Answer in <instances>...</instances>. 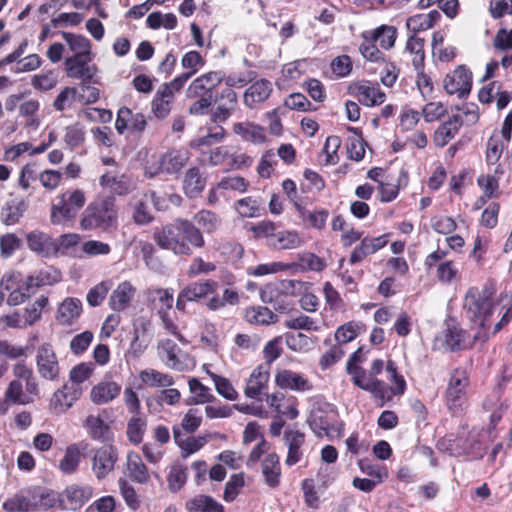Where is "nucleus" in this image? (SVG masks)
Instances as JSON below:
<instances>
[{
  "label": "nucleus",
  "instance_id": "obj_62",
  "mask_svg": "<svg viewBox=\"0 0 512 512\" xmlns=\"http://www.w3.org/2000/svg\"><path fill=\"white\" fill-rule=\"evenodd\" d=\"M93 372V364L82 362L74 366L69 373L70 381L80 385L86 381Z\"/></svg>",
  "mask_w": 512,
  "mask_h": 512
},
{
  "label": "nucleus",
  "instance_id": "obj_17",
  "mask_svg": "<svg viewBox=\"0 0 512 512\" xmlns=\"http://www.w3.org/2000/svg\"><path fill=\"white\" fill-rule=\"evenodd\" d=\"M463 125V119L455 114L443 122L434 132L433 141L437 147L443 148L452 140Z\"/></svg>",
  "mask_w": 512,
  "mask_h": 512
},
{
  "label": "nucleus",
  "instance_id": "obj_29",
  "mask_svg": "<svg viewBox=\"0 0 512 512\" xmlns=\"http://www.w3.org/2000/svg\"><path fill=\"white\" fill-rule=\"evenodd\" d=\"M121 391V386L115 382H101L94 386L90 392L93 403L101 405L112 401Z\"/></svg>",
  "mask_w": 512,
  "mask_h": 512
},
{
  "label": "nucleus",
  "instance_id": "obj_55",
  "mask_svg": "<svg viewBox=\"0 0 512 512\" xmlns=\"http://www.w3.org/2000/svg\"><path fill=\"white\" fill-rule=\"evenodd\" d=\"M244 474H233L225 485L223 498L227 502H232L236 499L239 489L244 486Z\"/></svg>",
  "mask_w": 512,
  "mask_h": 512
},
{
  "label": "nucleus",
  "instance_id": "obj_6",
  "mask_svg": "<svg viewBox=\"0 0 512 512\" xmlns=\"http://www.w3.org/2000/svg\"><path fill=\"white\" fill-rule=\"evenodd\" d=\"M439 445L445 446L450 455L453 456H469L471 459H481L486 448L483 444L472 434L467 433L465 430L460 432L457 436L453 434L447 435L444 439L439 441Z\"/></svg>",
  "mask_w": 512,
  "mask_h": 512
},
{
  "label": "nucleus",
  "instance_id": "obj_13",
  "mask_svg": "<svg viewBox=\"0 0 512 512\" xmlns=\"http://www.w3.org/2000/svg\"><path fill=\"white\" fill-rule=\"evenodd\" d=\"M118 460L117 449L113 446H103L95 451L92 470L97 479L102 480L114 470Z\"/></svg>",
  "mask_w": 512,
  "mask_h": 512
},
{
  "label": "nucleus",
  "instance_id": "obj_32",
  "mask_svg": "<svg viewBox=\"0 0 512 512\" xmlns=\"http://www.w3.org/2000/svg\"><path fill=\"white\" fill-rule=\"evenodd\" d=\"M61 275L58 271H54L53 273L49 271H39L35 275H29L25 281L24 289L25 291L30 292L32 295L37 288H40L42 286L46 285H53L60 281Z\"/></svg>",
  "mask_w": 512,
  "mask_h": 512
},
{
  "label": "nucleus",
  "instance_id": "obj_26",
  "mask_svg": "<svg viewBox=\"0 0 512 512\" xmlns=\"http://www.w3.org/2000/svg\"><path fill=\"white\" fill-rule=\"evenodd\" d=\"M188 152L171 149L164 153L159 161L163 172L167 174H178L182 168L188 163Z\"/></svg>",
  "mask_w": 512,
  "mask_h": 512
},
{
  "label": "nucleus",
  "instance_id": "obj_24",
  "mask_svg": "<svg viewBox=\"0 0 512 512\" xmlns=\"http://www.w3.org/2000/svg\"><path fill=\"white\" fill-rule=\"evenodd\" d=\"M275 382L282 389L306 391L312 388L309 381L301 374L287 369L276 374Z\"/></svg>",
  "mask_w": 512,
  "mask_h": 512
},
{
  "label": "nucleus",
  "instance_id": "obj_43",
  "mask_svg": "<svg viewBox=\"0 0 512 512\" xmlns=\"http://www.w3.org/2000/svg\"><path fill=\"white\" fill-rule=\"evenodd\" d=\"M164 96L163 90L158 89L152 102L151 107L154 115L158 119L166 118L171 112V105L174 101V97L168 95Z\"/></svg>",
  "mask_w": 512,
  "mask_h": 512
},
{
  "label": "nucleus",
  "instance_id": "obj_35",
  "mask_svg": "<svg viewBox=\"0 0 512 512\" xmlns=\"http://www.w3.org/2000/svg\"><path fill=\"white\" fill-rule=\"evenodd\" d=\"M270 246L279 250L295 249L302 245V239L297 231H276Z\"/></svg>",
  "mask_w": 512,
  "mask_h": 512
},
{
  "label": "nucleus",
  "instance_id": "obj_56",
  "mask_svg": "<svg viewBox=\"0 0 512 512\" xmlns=\"http://www.w3.org/2000/svg\"><path fill=\"white\" fill-rule=\"evenodd\" d=\"M197 70H190L187 72H184L174 78L169 83H164L160 89L163 90L164 96H167L166 93L172 97H174V93L176 91H180L184 84L194 75L196 74Z\"/></svg>",
  "mask_w": 512,
  "mask_h": 512
},
{
  "label": "nucleus",
  "instance_id": "obj_46",
  "mask_svg": "<svg viewBox=\"0 0 512 512\" xmlns=\"http://www.w3.org/2000/svg\"><path fill=\"white\" fill-rule=\"evenodd\" d=\"M194 220L205 233L209 234L215 232L221 224V219L216 213L205 209L197 212L194 216Z\"/></svg>",
  "mask_w": 512,
  "mask_h": 512
},
{
  "label": "nucleus",
  "instance_id": "obj_20",
  "mask_svg": "<svg viewBox=\"0 0 512 512\" xmlns=\"http://www.w3.org/2000/svg\"><path fill=\"white\" fill-rule=\"evenodd\" d=\"M218 289V282L211 279L192 282L182 289V296L189 302H198L209 294H214Z\"/></svg>",
  "mask_w": 512,
  "mask_h": 512
},
{
  "label": "nucleus",
  "instance_id": "obj_5",
  "mask_svg": "<svg viewBox=\"0 0 512 512\" xmlns=\"http://www.w3.org/2000/svg\"><path fill=\"white\" fill-rule=\"evenodd\" d=\"M86 195L81 189H68L58 195L50 208L53 225L72 227L79 211L85 206Z\"/></svg>",
  "mask_w": 512,
  "mask_h": 512
},
{
  "label": "nucleus",
  "instance_id": "obj_36",
  "mask_svg": "<svg viewBox=\"0 0 512 512\" xmlns=\"http://www.w3.org/2000/svg\"><path fill=\"white\" fill-rule=\"evenodd\" d=\"M233 131L245 141L262 143L265 140L264 129L252 123H235L233 125Z\"/></svg>",
  "mask_w": 512,
  "mask_h": 512
},
{
  "label": "nucleus",
  "instance_id": "obj_51",
  "mask_svg": "<svg viewBox=\"0 0 512 512\" xmlns=\"http://www.w3.org/2000/svg\"><path fill=\"white\" fill-rule=\"evenodd\" d=\"M94 339V335L91 331H84L75 335L70 341V350L74 355L83 354Z\"/></svg>",
  "mask_w": 512,
  "mask_h": 512
},
{
  "label": "nucleus",
  "instance_id": "obj_64",
  "mask_svg": "<svg viewBox=\"0 0 512 512\" xmlns=\"http://www.w3.org/2000/svg\"><path fill=\"white\" fill-rule=\"evenodd\" d=\"M20 247V239L13 233H7L0 238V253L3 258H9Z\"/></svg>",
  "mask_w": 512,
  "mask_h": 512
},
{
  "label": "nucleus",
  "instance_id": "obj_41",
  "mask_svg": "<svg viewBox=\"0 0 512 512\" xmlns=\"http://www.w3.org/2000/svg\"><path fill=\"white\" fill-rule=\"evenodd\" d=\"M362 331L364 325L361 322L349 321L337 328L335 339L340 344H346L353 341Z\"/></svg>",
  "mask_w": 512,
  "mask_h": 512
},
{
  "label": "nucleus",
  "instance_id": "obj_3",
  "mask_svg": "<svg viewBox=\"0 0 512 512\" xmlns=\"http://www.w3.org/2000/svg\"><path fill=\"white\" fill-rule=\"evenodd\" d=\"M62 504L59 493L39 486H30L19 490L3 502L7 512H28L30 510H48Z\"/></svg>",
  "mask_w": 512,
  "mask_h": 512
},
{
  "label": "nucleus",
  "instance_id": "obj_2",
  "mask_svg": "<svg viewBox=\"0 0 512 512\" xmlns=\"http://www.w3.org/2000/svg\"><path fill=\"white\" fill-rule=\"evenodd\" d=\"M494 294L495 288L492 283H486L481 288L470 287L465 294L463 308L466 316L480 328V331L474 336L475 340L486 341L489 337L486 329L491 325Z\"/></svg>",
  "mask_w": 512,
  "mask_h": 512
},
{
  "label": "nucleus",
  "instance_id": "obj_23",
  "mask_svg": "<svg viewBox=\"0 0 512 512\" xmlns=\"http://www.w3.org/2000/svg\"><path fill=\"white\" fill-rule=\"evenodd\" d=\"M268 380L269 367L259 365L253 370L247 381L244 391L245 395L249 398L257 399L262 391L267 387Z\"/></svg>",
  "mask_w": 512,
  "mask_h": 512
},
{
  "label": "nucleus",
  "instance_id": "obj_33",
  "mask_svg": "<svg viewBox=\"0 0 512 512\" xmlns=\"http://www.w3.org/2000/svg\"><path fill=\"white\" fill-rule=\"evenodd\" d=\"M262 473L268 486L274 488L279 485L281 468L279 456L276 453L268 454L262 462Z\"/></svg>",
  "mask_w": 512,
  "mask_h": 512
},
{
  "label": "nucleus",
  "instance_id": "obj_14",
  "mask_svg": "<svg viewBox=\"0 0 512 512\" xmlns=\"http://www.w3.org/2000/svg\"><path fill=\"white\" fill-rule=\"evenodd\" d=\"M82 311L80 299L67 297L59 304L55 319L61 326H71L80 318Z\"/></svg>",
  "mask_w": 512,
  "mask_h": 512
},
{
  "label": "nucleus",
  "instance_id": "obj_40",
  "mask_svg": "<svg viewBox=\"0 0 512 512\" xmlns=\"http://www.w3.org/2000/svg\"><path fill=\"white\" fill-rule=\"evenodd\" d=\"M424 39L410 36L406 42V50L413 54L412 65L417 71L424 68L425 52H424Z\"/></svg>",
  "mask_w": 512,
  "mask_h": 512
},
{
  "label": "nucleus",
  "instance_id": "obj_22",
  "mask_svg": "<svg viewBox=\"0 0 512 512\" xmlns=\"http://www.w3.org/2000/svg\"><path fill=\"white\" fill-rule=\"evenodd\" d=\"M28 209V203L23 199H10L4 203L0 211L1 222L7 226L20 221Z\"/></svg>",
  "mask_w": 512,
  "mask_h": 512
},
{
  "label": "nucleus",
  "instance_id": "obj_63",
  "mask_svg": "<svg viewBox=\"0 0 512 512\" xmlns=\"http://www.w3.org/2000/svg\"><path fill=\"white\" fill-rule=\"evenodd\" d=\"M361 55L370 62L384 61V54L375 45L372 40H363V43L359 46Z\"/></svg>",
  "mask_w": 512,
  "mask_h": 512
},
{
  "label": "nucleus",
  "instance_id": "obj_1",
  "mask_svg": "<svg viewBox=\"0 0 512 512\" xmlns=\"http://www.w3.org/2000/svg\"><path fill=\"white\" fill-rule=\"evenodd\" d=\"M153 240L161 249L169 250L178 256H191L193 248L201 249L205 245L200 228L191 221L181 218L156 228Z\"/></svg>",
  "mask_w": 512,
  "mask_h": 512
},
{
  "label": "nucleus",
  "instance_id": "obj_38",
  "mask_svg": "<svg viewBox=\"0 0 512 512\" xmlns=\"http://www.w3.org/2000/svg\"><path fill=\"white\" fill-rule=\"evenodd\" d=\"M465 331L457 326H448L443 332V345L448 351H459L464 348Z\"/></svg>",
  "mask_w": 512,
  "mask_h": 512
},
{
  "label": "nucleus",
  "instance_id": "obj_30",
  "mask_svg": "<svg viewBox=\"0 0 512 512\" xmlns=\"http://www.w3.org/2000/svg\"><path fill=\"white\" fill-rule=\"evenodd\" d=\"M244 319L255 325H269L278 321L277 315L266 306L247 307L244 310Z\"/></svg>",
  "mask_w": 512,
  "mask_h": 512
},
{
  "label": "nucleus",
  "instance_id": "obj_50",
  "mask_svg": "<svg viewBox=\"0 0 512 512\" xmlns=\"http://www.w3.org/2000/svg\"><path fill=\"white\" fill-rule=\"evenodd\" d=\"M299 266L305 271L320 272L326 267L325 261L311 252H303L298 256Z\"/></svg>",
  "mask_w": 512,
  "mask_h": 512
},
{
  "label": "nucleus",
  "instance_id": "obj_57",
  "mask_svg": "<svg viewBox=\"0 0 512 512\" xmlns=\"http://www.w3.org/2000/svg\"><path fill=\"white\" fill-rule=\"evenodd\" d=\"M188 384L190 391L200 398V401H197L195 398H191L189 404L211 402L214 399V396L209 392L210 389L204 386L198 379L191 378Z\"/></svg>",
  "mask_w": 512,
  "mask_h": 512
},
{
  "label": "nucleus",
  "instance_id": "obj_7",
  "mask_svg": "<svg viewBox=\"0 0 512 512\" xmlns=\"http://www.w3.org/2000/svg\"><path fill=\"white\" fill-rule=\"evenodd\" d=\"M469 376L465 369L456 368L450 374V379L445 391L446 404L453 413L462 410L466 401Z\"/></svg>",
  "mask_w": 512,
  "mask_h": 512
},
{
  "label": "nucleus",
  "instance_id": "obj_54",
  "mask_svg": "<svg viewBox=\"0 0 512 512\" xmlns=\"http://www.w3.org/2000/svg\"><path fill=\"white\" fill-rule=\"evenodd\" d=\"M50 242L51 238L43 232L33 231L27 235L28 247L37 253L45 252Z\"/></svg>",
  "mask_w": 512,
  "mask_h": 512
},
{
  "label": "nucleus",
  "instance_id": "obj_10",
  "mask_svg": "<svg viewBox=\"0 0 512 512\" xmlns=\"http://www.w3.org/2000/svg\"><path fill=\"white\" fill-rule=\"evenodd\" d=\"M472 87V72L464 65L458 66L452 74L444 79V89L449 94H457L459 98L469 95Z\"/></svg>",
  "mask_w": 512,
  "mask_h": 512
},
{
  "label": "nucleus",
  "instance_id": "obj_59",
  "mask_svg": "<svg viewBox=\"0 0 512 512\" xmlns=\"http://www.w3.org/2000/svg\"><path fill=\"white\" fill-rule=\"evenodd\" d=\"M458 269L451 260L442 261L437 265L436 276L442 283H451L457 276Z\"/></svg>",
  "mask_w": 512,
  "mask_h": 512
},
{
  "label": "nucleus",
  "instance_id": "obj_58",
  "mask_svg": "<svg viewBox=\"0 0 512 512\" xmlns=\"http://www.w3.org/2000/svg\"><path fill=\"white\" fill-rule=\"evenodd\" d=\"M32 86L41 91H49L57 84V78L53 71L34 75L31 79Z\"/></svg>",
  "mask_w": 512,
  "mask_h": 512
},
{
  "label": "nucleus",
  "instance_id": "obj_9",
  "mask_svg": "<svg viewBox=\"0 0 512 512\" xmlns=\"http://www.w3.org/2000/svg\"><path fill=\"white\" fill-rule=\"evenodd\" d=\"M222 71H210L195 78L187 88V98L194 99L211 95L213 98L214 89L223 82Z\"/></svg>",
  "mask_w": 512,
  "mask_h": 512
},
{
  "label": "nucleus",
  "instance_id": "obj_15",
  "mask_svg": "<svg viewBox=\"0 0 512 512\" xmlns=\"http://www.w3.org/2000/svg\"><path fill=\"white\" fill-rule=\"evenodd\" d=\"M93 495V488L89 485L73 484L67 486L62 493L59 494L62 503L67 502L69 509H80L88 502Z\"/></svg>",
  "mask_w": 512,
  "mask_h": 512
},
{
  "label": "nucleus",
  "instance_id": "obj_34",
  "mask_svg": "<svg viewBox=\"0 0 512 512\" xmlns=\"http://www.w3.org/2000/svg\"><path fill=\"white\" fill-rule=\"evenodd\" d=\"M127 468L133 481L140 484H146L150 480L148 468L136 452L128 453Z\"/></svg>",
  "mask_w": 512,
  "mask_h": 512
},
{
  "label": "nucleus",
  "instance_id": "obj_60",
  "mask_svg": "<svg viewBox=\"0 0 512 512\" xmlns=\"http://www.w3.org/2000/svg\"><path fill=\"white\" fill-rule=\"evenodd\" d=\"M187 468L184 466L172 467L168 476L169 489L172 492H177L186 483Z\"/></svg>",
  "mask_w": 512,
  "mask_h": 512
},
{
  "label": "nucleus",
  "instance_id": "obj_4",
  "mask_svg": "<svg viewBox=\"0 0 512 512\" xmlns=\"http://www.w3.org/2000/svg\"><path fill=\"white\" fill-rule=\"evenodd\" d=\"M118 209L113 195L97 197L81 214L79 226L84 231H110L117 226Z\"/></svg>",
  "mask_w": 512,
  "mask_h": 512
},
{
  "label": "nucleus",
  "instance_id": "obj_18",
  "mask_svg": "<svg viewBox=\"0 0 512 512\" xmlns=\"http://www.w3.org/2000/svg\"><path fill=\"white\" fill-rule=\"evenodd\" d=\"M207 179L199 167H190L184 174L183 191L190 198H197L206 187Z\"/></svg>",
  "mask_w": 512,
  "mask_h": 512
},
{
  "label": "nucleus",
  "instance_id": "obj_44",
  "mask_svg": "<svg viewBox=\"0 0 512 512\" xmlns=\"http://www.w3.org/2000/svg\"><path fill=\"white\" fill-rule=\"evenodd\" d=\"M141 380L152 387H170L174 384L173 377L154 369L144 370L140 373Z\"/></svg>",
  "mask_w": 512,
  "mask_h": 512
},
{
  "label": "nucleus",
  "instance_id": "obj_12",
  "mask_svg": "<svg viewBox=\"0 0 512 512\" xmlns=\"http://www.w3.org/2000/svg\"><path fill=\"white\" fill-rule=\"evenodd\" d=\"M214 102H219V105L212 112L211 121L214 123H224L237 108V93L231 88H224L219 95L216 96Z\"/></svg>",
  "mask_w": 512,
  "mask_h": 512
},
{
  "label": "nucleus",
  "instance_id": "obj_42",
  "mask_svg": "<svg viewBox=\"0 0 512 512\" xmlns=\"http://www.w3.org/2000/svg\"><path fill=\"white\" fill-rule=\"evenodd\" d=\"M61 35L69 45L70 50L75 52V54H82V56L91 55V43L88 38L64 31L61 32Z\"/></svg>",
  "mask_w": 512,
  "mask_h": 512
},
{
  "label": "nucleus",
  "instance_id": "obj_8",
  "mask_svg": "<svg viewBox=\"0 0 512 512\" xmlns=\"http://www.w3.org/2000/svg\"><path fill=\"white\" fill-rule=\"evenodd\" d=\"M36 366L43 379L54 381L58 378L60 373L58 357L50 343H43L38 347Z\"/></svg>",
  "mask_w": 512,
  "mask_h": 512
},
{
  "label": "nucleus",
  "instance_id": "obj_61",
  "mask_svg": "<svg viewBox=\"0 0 512 512\" xmlns=\"http://www.w3.org/2000/svg\"><path fill=\"white\" fill-rule=\"evenodd\" d=\"M238 213L242 217H256L259 214V204L256 200L251 197L239 199L235 203Z\"/></svg>",
  "mask_w": 512,
  "mask_h": 512
},
{
  "label": "nucleus",
  "instance_id": "obj_11",
  "mask_svg": "<svg viewBox=\"0 0 512 512\" xmlns=\"http://www.w3.org/2000/svg\"><path fill=\"white\" fill-rule=\"evenodd\" d=\"M91 60V55L82 56V54H74L66 58L64 64L67 76L89 82L97 71L94 65H89Z\"/></svg>",
  "mask_w": 512,
  "mask_h": 512
},
{
  "label": "nucleus",
  "instance_id": "obj_31",
  "mask_svg": "<svg viewBox=\"0 0 512 512\" xmlns=\"http://www.w3.org/2000/svg\"><path fill=\"white\" fill-rule=\"evenodd\" d=\"M285 440L288 445V454L286 458V464L292 466L300 461L302 457V452L300 450L302 444L304 443L305 435L304 433L296 430H287L285 431Z\"/></svg>",
  "mask_w": 512,
  "mask_h": 512
},
{
  "label": "nucleus",
  "instance_id": "obj_25",
  "mask_svg": "<svg viewBox=\"0 0 512 512\" xmlns=\"http://www.w3.org/2000/svg\"><path fill=\"white\" fill-rule=\"evenodd\" d=\"M363 40L379 42L383 49H391L396 41L397 29L394 26L381 25L374 30L364 31L361 34Z\"/></svg>",
  "mask_w": 512,
  "mask_h": 512
},
{
  "label": "nucleus",
  "instance_id": "obj_37",
  "mask_svg": "<svg viewBox=\"0 0 512 512\" xmlns=\"http://www.w3.org/2000/svg\"><path fill=\"white\" fill-rule=\"evenodd\" d=\"M147 429V419L144 416L133 415L127 423L126 435L128 440L134 444L138 445L142 442L144 434Z\"/></svg>",
  "mask_w": 512,
  "mask_h": 512
},
{
  "label": "nucleus",
  "instance_id": "obj_21",
  "mask_svg": "<svg viewBox=\"0 0 512 512\" xmlns=\"http://www.w3.org/2000/svg\"><path fill=\"white\" fill-rule=\"evenodd\" d=\"M136 294V288L129 282H121L111 293L109 306L112 310L120 312L125 310Z\"/></svg>",
  "mask_w": 512,
  "mask_h": 512
},
{
  "label": "nucleus",
  "instance_id": "obj_16",
  "mask_svg": "<svg viewBox=\"0 0 512 512\" xmlns=\"http://www.w3.org/2000/svg\"><path fill=\"white\" fill-rule=\"evenodd\" d=\"M272 83L267 79H260L250 85L244 93V104L255 108L258 104L265 102L272 93Z\"/></svg>",
  "mask_w": 512,
  "mask_h": 512
},
{
  "label": "nucleus",
  "instance_id": "obj_39",
  "mask_svg": "<svg viewBox=\"0 0 512 512\" xmlns=\"http://www.w3.org/2000/svg\"><path fill=\"white\" fill-rule=\"evenodd\" d=\"M159 354L165 355L166 365L172 369L180 370V360L178 359V352L180 348L171 339H163L158 344Z\"/></svg>",
  "mask_w": 512,
  "mask_h": 512
},
{
  "label": "nucleus",
  "instance_id": "obj_52",
  "mask_svg": "<svg viewBox=\"0 0 512 512\" xmlns=\"http://www.w3.org/2000/svg\"><path fill=\"white\" fill-rule=\"evenodd\" d=\"M359 468L364 474L372 477L373 480L377 481L378 483L383 482L384 479L388 477V471L386 467L371 463L368 460H360Z\"/></svg>",
  "mask_w": 512,
  "mask_h": 512
},
{
  "label": "nucleus",
  "instance_id": "obj_47",
  "mask_svg": "<svg viewBox=\"0 0 512 512\" xmlns=\"http://www.w3.org/2000/svg\"><path fill=\"white\" fill-rule=\"evenodd\" d=\"M91 438L104 441L109 426L99 416L89 415L84 423Z\"/></svg>",
  "mask_w": 512,
  "mask_h": 512
},
{
  "label": "nucleus",
  "instance_id": "obj_49",
  "mask_svg": "<svg viewBox=\"0 0 512 512\" xmlns=\"http://www.w3.org/2000/svg\"><path fill=\"white\" fill-rule=\"evenodd\" d=\"M211 379L213 380L215 384L216 391L227 400H235L238 397V394L234 387L232 386L231 382L222 376H219L215 373H208Z\"/></svg>",
  "mask_w": 512,
  "mask_h": 512
},
{
  "label": "nucleus",
  "instance_id": "obj_45",
  "mask_svg": "<svg viewBox=\"0 0 512 512\" xmlns=\"http://www.w3.org/2000/svg\"><path fill=\"white\" fill-rule=\"evenodd\" d=\"M47 296H40L34 303L27 306L24 310L23 318L27 327L34 325L42 317V310L48 305Z\"/></svg>",
  "mask_w": 512,
  "mask_h": 512
},
{
  "label": "nucleus",
  "instance_id": "obj_19",
  "mask_svg": "<svg viewBox=\"0 0 512 512\" xmlns=\"http://www.w3.org/2000/svg\"><path fill=\"white\" fill-rule=\"evenodd\" d=\"M300 281L282 280L280 282L268 283L260 289V299L263 303L273 304L279 300L282 294H288L293 291L296 285H300Z\"/></svg>",
  "mask_w": 512,
  "mask_h": 512
},
{
  "label": "nucleus",
  "instance_id": "obj_27",
  "mask_svg": "<svg viewBox=\"0 0 512 512\" xmlns=\"http://www.w3.org/2000/svg\"><path fill=\"white\" fill-rule=\"evenodd\" d=\"M88 444L79 443L71 444L66 448L63 458L59 462V469L62 473L71 475L74 474L79 467L81 461V447L86 449Z\"/></svg>",
  "mask_w": 512,
  "mask_h": 512
},
{
  "label": "nucleus",
  "instance_id": "obj_28",
  "mask_svg": "<svg viewBox=\"0 0 512 512\" xmlns=\"http://www.w3.org/2000/svg\"><path fill=\"white\" fill-rule=\"evenodd\" d=\"M358 101L365 106L373 107L385 101L386 94L381 91L377 84H362L356 88Z\"/></svg>",
  "mask_w": 512,
  "mask_h": 512
},
{
  "label": "nucleus",
  "instance_id": "obj_48",
  "mask_svg": "<svg viewBox=\"0 0 512 512\" xmlns=\"http://www.w3.org/2000/svg\"><path fill=\"white\" fill-rule=\"evenodd\" d=\"M4 396L6 400H10L13 404L26 405L33 401L32 398L23 393V385L19 380H13L9 383Z\"/></svg>",
  "mask_w": 512,
  "mask_h": 512
},
{
  "label": "nucleus",
  "instance_id": "obj_53",
  "mask_svg": "<svg viewBox=\"0 0 512 512\" xmlns=\"http://www.w3.org/2000/svg\"><path fill=\"white\" fill-rule=\"evenodd\" d=\"M84 140L85 131L81 124L76 123L66 128L64 141L71 149L80 146Z\"/></svg>",
  "mask_w": 512,
  "mask_h": 512
}]
</instances>
